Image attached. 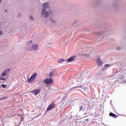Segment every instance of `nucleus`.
I'll return each mask as SVG.
<instances>
[{"instance_id":"obj_1","label":"nucleus","mask_w":126,"mask_h":126,"mask_svg":"<svg viewBox=\"0 0 126 126\" xmlns=\"http://www.w3.org/2000/svg\"><path fill=\"white\" fill-rule=\"evenodd\" d=\"M33 41L31 40L26 43V47L28 51H37L39 45L37 44H32Z\"/></svg>"},{"instance_id":"obj_2","label":"nucleus","mask_w":126,"mask_h":126,"mask_svg":"<svg viewBox=\"0 0 126 126\" xmlns=\"http://www.w3.org/2000/svg\"><path fill=\"white\" fill-rule=\"evenodd\" d=\"M82 83H85V78L84 79L82 77H80L76 80L74 78L72 79V84L73 85H79V84H82Z\"/></svg>"},{"instance_id":"obj_3","label":"nucleus","mask_w":126,"mask_h":126,"mask_svg":"<svg viewBox=\"0 0 126 126\" xmlns=\"http://www.w3.org/2000/svg\"><path fill=\"white\" fill-rule=\"evenodd\" d=\"M37 75H38V73H34L32 75L30 78L28 79V82L29 83H31L32 81H34L35 79H36V77H37Z\"/></svg>"},{"instance_id":"obj_4","label":"nucleus","mask_w":126,"mask_h":126,"mask_svg":"<svg viewBox=\"0 0 126 126\" xmlns=\"http://www.w3.org/2000/svg\"><path fill=\"white\" fill-rule=\"evenodd\" d=\"M49 13L47 10H42L41 13L42 17H44V18H47L48 16H49Z\"/></svg>"},{"instance_id":"obj_5","label":"nucleus","mask_w":126,"mask_h":126,"mask_svg":"<svg viewBox=\"0 0 126 126\" xmlns=\"http://www.w3.org/2000/svg\"><path fill=\"white\" fill-rule=\"evenodd\" d=\"M43 82L45 84H52L54 83V80L52 78H47L43 80Z\"/></svg>"},{"instance_id":"obj_6","label":"nucleus","mask_w":126,"mask_h":126,"mask_svg":"<svg viewBox=\"0 0 126 126\" xmlns=\"http://www.w3.org/2000/svg\"><path fill=\"white\" fill-rule=\"evenodd\" d=\"M42 10H47V9H49V8H50V4L48 2L43 3L42 4Z\"/></svg>"},{"instance_id":"obj_7","label":"nucleus","mask_w":126,"mask_h":126,"mask_svg":"<svg viewBox=\"0 0 126 126\" xmlns=\"http://www.w3.org/2000/svg\"><path fill=\"white\" fill-rule=\"evenodd\" d=\"M85 106H86V104L82 102L80 104V107H79V112H81V111L84 112L86 109V107Z\"/></svg>"},{"instance_id":"obj_8","label":"nucleus","mask_w":126,"mask_h":126,"mask_svg":"<svg viewBox=\"0 0 126 126\" xmlns=\"http://www.w3.org/2000/svg\"><path fill=\"white\" fill-rule=\"evenodd\" d=\"M41 88H40L39 89H35L34 90H33L30 92V93H32V94H33V95H37V94H39V92H41Z\"/></svg>"},{"instance_id":"obj_9","label":"nucleus","mask_w":126,"mask_h":126,"mask_svg":"<svg viewBox=\"0 0 126 126\" xmlns=\"http://www.w3.org/2000/svg\"><path fill=\"white\" fill-rule=\"evenodd\" d=\"M54 108H55V103H52L49 105V106L48 107V108L47 109V111H51V110H53V109H54Z\"/></svg>"},{"instance_id":"obj_10","label":"nucleus","mask_w":126,"mask_h":126,"mask_svg":"<svg viewBox=\"0 0 126 126\" xmlns=\"http://www.w3.org/2000/svg\"><path fill=\"white\" fill-rule=\"evenodd\" d=\"M9 70H10V69H5L3 72V73L1 74V76L2 77H3L5 76V75H7V74H8V72H9Z\"/></svg>"},{"instance_id":"obj_11","label":"nucleus","mask_w":126,"mask_h":126,"mask_svg":"<svg viewBox=\"0 0 126 126\" xmlns=\"http://www.w3.org/2000/svg\"><path fill=\"white\" fill-rule=\"evenodd\" d=\"M75 58H76V56H73L70 57L69 59H68L66 60V63H70L71 62H73V61L74 60H75Z\"/></svg>"},{"instance_id":"obj_12","label":"nucleus","mask_w":126,"mask_h":126,"mask_svg":"<svg viewBox=\"0 0 126 126\" xmlns=\"http://www.w3.org/2000/svg\"><path fill=\"white\" fill-rule=\"evenodd\" d=\"M96 63H97L98 66H101L103 64V61L100 59V58H98L96 60Z\"/></svg>"},{"instance_id":"obj_13","label":"nucleus","mask_w":126,"mask_h":126,"mask_svg":"<svg viewBox=\"0 0 126 126\" xmlns=\"http://www.w3.org/2000/svg\"><path fill=\"white\" fill-rule=\"evenodd\" d=\"M110 117H112L113 118H115V119H117L118 118V116H116V114L111 112L109 113Z\"/></svg>"},{"instance_id":"obj_14","label":"nucleus","mask_w":126,"mask_h":126,"mask_svg":"<svg viewBox=\"0 0 126 126\" xmlns=\"http://www.w3.org/2000/svg\"><path fill=\"white\" fill-rule=\"evenodd\" d=\"M65 62V59H61L58 61V63H63Z\"/></svg>"},{"instance_id":"obj_15","label":"nucleus","mask_w":126,"mask_h":126,"mask_svg":"<svg viewBox=\"0 0 126 126\" xmlns=\"http://www.w3.org/2000/svg\"><path fill=\"white\" fill-rule=\"evenodd\" d=\"M112 66V64H106L104 65V68H109Z\"/></svg>"},{"instance_id":"obj_16","label":"nucleus","mask_w":126,"mask_h":126,"mask_svg":"<svg viewBox=\"0 0 126 126\" xmlns=\"http://www.w3.org/2000/svg\"><path fill=\"white\" fill-rule=\"evenodd\" d=\"M83 90L86 92V93H87V94H89L90 90L89 88H84Z\"/></svg>"},{"instance_id":"obj_17","label":"nucleus","mask_w":126,"mask_h":126,"mask_svg":"<svg viewBox=\"0 0 126 126\" xmlns=\"http://www.w3.org/2000/svg\"><path fill=\"white\" fill-rule=\"evenodd\" d=\"M94 34L95 35V36H100L101 35V33L100 32H94Z\"/></svg>"},{"instance_id":"obj_18","label":"nucleus","mask_w":126,"mask_h":126,"mask_svg":"<svg viewBox=\"0 0 126 126\" xmlns=\"http://www.w3.org/2000/svg\"><path fill=\"white\" fill-rule=\"evenodd\" d=\"M53 76H55V73L51 72L50 74H49V77H53Z\"/></svg>"},{"instance_id":"obj_19","label":"nucleus","mask_w":126,"mask_h":126,"mask_svg":"<svg viewBox=\"0 0 126 126\" xmlns=\"http://www.w3.org/2000/svg\"><path fill=\"white\" fill-rule=\"evenodd\" d=\"M125 76H126V73H124L123 75H122V77H121V79H124V78H125Z\"/></svg>"},{"instance_id":"obj_20","label":"nucleus","mask_w":126,"mask_h":126,"mask_svg":"<svg viewBox=\"0 0 126 126\" xmlns=\"http://www.w3.org/2000/svg\"><path fill=\"white\" fill-rule=\"evenodd\" d=\"M30 19L31 20H34V17H33V16H30Z\"/></svg>"},{"instance_id":"obj_21","label":"nucleus","mask_w":126,"mask_h":126,"mask_svg":"<svg viewBox=\"0 0 126 126\" xmlns=\"http://www.w3.org/2000/svg\"><path fill=\"white\" fill-rule=\"evenodd\" d=\"M1 80H2L3 81H5L6 80V78H1Z\"/></svg>"},{"instance_id":"obj_22","label":"nucleus","mask_w":126,"mask_h":126,"mask_svg":"<svg viewBox=\"0 0 126 126\" xmlns=\"http://www.w3.org/2000/svg\"><path fill=\"white\" fill-rule=\"evenodd\" d=\"M82 86V85L80 86H76L75 87H74V88H78L79 87H81Z\"/></svg>"},{"instance_id":"obj_23","label":"nucleus","mask_w":126,"mask_h":126,"mask_svg":"<svg viewBox=\"0 0 126 126\" xmlns=\"http://www.w3.org/2000/svg\"><path fill=\"white\" fill-rule=\"evenodd\" d=\"M1 86L2 88H5L6 86L4 84H2Z\"/></svg>"},{"instance_id":"obj_24","label":"nucleus","mask_w":126,"mask_h":126,"mask_svg":"<svg viewBox=\"0 0 126 126\" xmlns=\"http://www.w3.org/2000/svg\"><path fill=\"white\" fill-rule=\"evenodd\" d=\"M21 13H19L18 14V17H21Z\"/></svg>"},{"instance_id":"obj_25","label":"nucleus","mask_w":126,"mask_h":126,"mask_svg":"<svg viewBox=\"0 0 126 126\" xmlns=\"http://www.w3.org/2000/svg\"><path fill=\"white\" fill-rule=\"evenodd\" d=\"M6 97L3 96L0 100H3V99H5Z\"/></svg>"},{"instance_id":"obj_26","label":"nucleus","mask_w":126,"mask_h":126,"mask_svg":"<svg viewBox=\"0 0 126 126\" xmlns=\"http://www.w3.org/2000/svg\"><path fill=\"white\" fill-rule=\"evenodd\" d=\"M121 47H117V50H121Z\"/></svg>"},{"instance_id":"obj_27","label":"nucleus","mask_w":126,"mask_h":126,"mask_svg":"<svg viewBox=\"0 0 126 126\" xmlns=\"http://www.w3.org/2000/svg\"><path fill=\"white\" fill-rule=\"evenodd\" d=\"M23 117H21V122H22L23 121Z\"/></svg>"},{"instance_id":"obj_28","label":"nucleus","mask_w":126,"mask_h":126,"mask_svg":"<svg viewBox=\"0 0 126 126\" xmlns=\"http://www.w3.org/2000/svg\"><path fill=\"white\" fill-rule=\"evenodd\" d=\"M0 35H2V32L1 31H0Z\"/></svg>"},{"instance_id":"obj_29","label":"nucleus","mask_w":126,"mask_h":126,"mask_svg":"<svg viewBox=\"0 0 126 126\" xmlns=\"http://www.w3.org/2000/svg\"><path fill=\"white\" fill-rule=\"evenodd\" d=\"M85 121H87V122H88L89 121V119H86Z\"/></svg>"},{"instance_id":"obj_30","label":"nucleus","mask_w":126,"mask_h":126,"mask_svg":"<svg viewBox=\"0 0 126 126\" xmlns=\"http://www.w3.org/2000/svg\"><path fill=\"white\" fill-rule=\"evenodd\" d=\"M86 56L87 57L88 56H89V54H86Z\"/></svg>"},{"instance_id":"obj_31","label":"nucleus","mask_w":126,"mask_h":126,"mask_svg":"<svg viewBox=\"0 0 126 126\" xmlns=\"http://www.w3.org/2000/svg\"><path fill=\"white\" fill-rule=\"evenodd\" d=\"M51 20L52 22H55L54 20Z\"/></svg>"},{"instance_id":"obj_32","label":"nucleus","mask_w":126,"mask_h":126,"mask_svg":"<svg viewBox=\"0 0 126 126\" xmlns=\"http://www.w3.org/2000/svg\"><path fill=\"white\" fill-rule=\"evenodd\" d=\"M1 77H0V80H1Z\"/></svg>"},{"instance_id":"obj_33","label":"nucleus","mask_w":126,"mask_h":126,"mask_svg":"<svg viewBox=\"0 0 126 126\" xmlns=\"http://www.w3.org/2000/svg\"><path fill=\"white\" fill-rule=\"evenodd\" d=\"M1 2V0H0V3Z\"/></svg>"},{"instance_id":"obj_34","label":"nucleus","mask_w":126,"mask_h":126,"mask_svg":"<svg viewBox=\"0 0 126 126\" xmlns=\"http://www.w3.org/2000/svg\"><path fill=\"white\" fill-rule=\"evenodd\" d=\"M84 115H87V113H85Z\"/></svg>"},{"instance_id":"obj_35","label":"nucleus","mask_w":126,"mask_h":126,"mask_svg":"<svg viewBox=\"0 0 126 126\" xmlns=\"http://www.w3.org/2000/svg\"><path fill=\"white\" fill-rule=\"evenodd\" d=\"M39 117V115H38L37 117H36V118H38Z\"/></svg>"},{"instance_id":"obj_36","label":"nucleus","mask_w":126,"mask_h":126,"mask_svg":"<svg viewBox=\"0 0 126 126\" xmlns=\"http://www.w3.org/2000/svg\"><path fill=\"white\" fill-rule=\"evenodd\" d=\"M103 39H104V38H106V36H104V37H103Z\"/></svg>"},{"instance_id":"obj_37","label":"nucleus","mask_w":126,"mask_h":126,"mask_svg":"<svg viewBox=\"0 0 126 126\" xmlns=\"http://www.w3.org/2000/svg\"><path fill=\"white\" fill-rule=\"evenodd\" d=\"M73 24H75V22H74Z\"/></svg>"},{"instance_id":"obj_38","label":"nucleus","mask_w":126,"mask_h":126,"mask_svg":"<svg viewBox=\"0 0 126 126\" xmlns=\"http://www.w3.org/2000/svg\"><path fill=\"white\" fill-rule=\"evenodd\" d=\"M71 118H72V117H71V116H70V119H71Z\"/></svg>"},{"instance_id":"obj_39","label":"nucleus","mask_w":126,"mask_h":126,"mask_svg":"<svg viewBox=\"0 0 126 126\" xmlns=\"http://www.w3.org/2000/svg\"><path fill=\"white\" fill-rule=\"evenodd\" d=\"M5 11H7V10H5Z\"/></svg>"},{"instance_id":"obj_40","label":"nucleus","mask_w":126,"mask_h":126,"mask_svg":"<svg viewBox=\"0 0 126 126\" xmlns=\"http://www.w3.org/2000/svg\"><path fill=\"white\" fill-rule=\"evenodd\" d=\"M75 124H77V122H75Z\"/></svg>"}]
</instances>
